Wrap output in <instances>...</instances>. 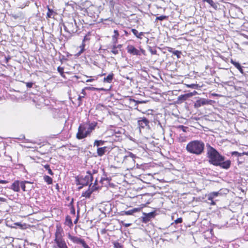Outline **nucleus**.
<instances>
[{"label": "nucleus", "mask_w": 248, "mask_h": 248, "mask_svg": "<svg viewBox=\"0 0 248 248\" xmlns=\"http://www.w3.org/2000/svg\"><path fill=\"white\" fill-rule=\"evenodd\" d=\"M231 166V161L229 160L226 161H221L219 162V165L217 166H220L221 168L225 169H228Z\"/></svg>", "instance_id": "obj_14"}, {"label": "nucleus", "mask_w": 248, "mask_h": 248, "mask_svg": "<svg viewBox=\"0 0 248 248\" xmlns=\"http://www.w3.org/2000/svg\"><path fill=\"white\" fill-rule=\"evenodd\" d=\"M68 238L74 243L81 244L82 246V247L85 245V241L83 239H82L79 237L72 236L71 234H69Z\"/></svg>", "instance_id": "obj_10"}, {"label": "nucleus", "mask_w": 248, "mask_h": 248, "mask_svg": "<svg viewBox=\"0 0 248 248\" xmlns=\"http://www.w3.org/2000/svg\"><path fill=\"white\" fill-rule=\"evenodd\" d=\"M85 43L84 42L82 43V44L79 47L80 48V50L78 53V55H80L85 50Z\"/></svg>", "instance_id": "obj_30"}, {"label": "nucleus", "mask_w": 248, "mask_h": 248, "mask_svg": "<svg viewBox=\"0 0 248 248\" xmlns=\"http://www.w3.org/2000/svg\"><path fill=\"white\" fill-rule=\"evenodd\" d=\"M9 188L13 190L15 192H19L20 190V182L19 181H15Z\"/></svg>", "instance_id": "obj_15"}, {"label": "nucleus", "mask_w": 248, "mask_h": 248, "mask_svg": "<svg viewBox=\"0 0 248 248\" xmlns=\"http://www.w3.org/2000/svg\"><path fill=\"white\" fill-rule=\"evenodd\" d=\"M206 147V157L210 164L216 166L217 165H219L220 161L224 160V156L220 155L216 149L209 144L207 143Z\"/></svg>", "instance_id": "obj_1"}, {"label": "nucleus", "mask_w": 248, "mask_h": 248, "mask_svg": "<svg viewBox=\"0 0 248 248\" xmlns=\"http://www.w3.org/2000/svg\"><path fill=\"white\" fill-rule=\"evenodd\" d=\"M113 74H109L107 77L104 78V81L107 83H111L113 79Z\"/></svg>", "instance_id": "obj_21"}, {"label": "nucleus", "mask_w": 248, "mask_h": 248, "mask_svg": "<svg viewBox=\"0 0 248 248\" xmlns=\"http://www.w3.org/2000/svg\"><path fill=\"white\" fill-rule=\"evenodd\" d=\"M97 183V180H95L94 185H93L92 187H91V184L90 185V187L89 189L85 192H83L82 193V196L85 197L86 198H90L91 194L93 191L97 189V187L95 186Z\"/></svg>", "instance_id": "obj_9"}, {"label": "nucleus", "mask_w": 248, "mask_h": 248, "mask_svg": "<svg viewBox=\"0 0 248 248\" xmlns=\"http://www.w3.org/2000/svg\"><path fill=\"white\" fill-rule=\"evenodd\" d=\"M167 18V16H157L156 18V20H163Z\"/></svg>", "instance_id": "obj_34"}, {"label": "nucleus", "mask_w": 248, "mask_h": 248, "mask_svg": "<svg viewBox=\"0 0 248 248\" xmlns=\"http://www.w3.org/2000/svg\"><path fill=\"white\" fill-rule=\"evenodd\" d=\"M87 124H81L78 128V131L76 137L78 140H81L88 136L87 131Z\"/></svg>", "instance_id": "obj_5"}, {"label": "nucleus", "mask_w": 248, "mask_h": 248, "mask_svg": "<svg viewBox=\"0 0 248 248\" xmlns=\"http://www.w3.org/2000/svg\"><path fill=\"white\" fill-rule=\"evenodd\" d=\"M117 47L115 46H114L112 48L111 52L114 54L116 55L119 53V51L117 49Z\"/></svg>", "instance_id": "obj_32"}, {"label": "nucleus", "mask_w": 248, "mask_h": 248, "mask_svg": "<svg viewBox=\"0 0 248 248\" xmlns=\"http://www.w3.org/2000/svg\"><path fill=\"white\" fill-rule=\"evenodd\" d=\"M210 102H211V100H210L201 98L196 101L195 104V106L197 108H199L202 106L209 104Z\"/></svg>", "instance_id": "obj_12"}, {"label": "nucleus", "mask_w": 248, "mask_h": 248, "mask_svg": "<svg viewBox=\"0 0 248 248\" xmlns=\"http://www.w3.org/2000/svg\"><path fill=\"white\" fill-rule=\"evenodd\" d=\"M87 132H88V136H89V135L91 134V133L92 132V131H93V129H90L89 127H88L87 126Z\"/></svg>", "instance_id": "obj_43"}, {"label": "nucleus", "mask_w": 248, "mask_h": 248, "mask_svg": "<svg viewBox=\"0 0 248 248\" xmlns=\"http://www.w3.org/2000/svg\"><path fill=\"white\" fill-rule=\"evenodd\" d=\"M138 124L140 128H143L146 126H149V121L145 117L140 118L138 121Z\"/></svg>", "instance_id": "obj_11"}, {"label": "nucleus", "mask_w": 248, "mask_h": 248, "mask_svg": "<svg viewBox=\"0 0 248 248\" xmlns=\"http://www.w3.org/2000/svg\"><path fill=\"white\" fill-rule=\"evenodd\" d=\"M205 148L204 143L201 140H193L190 141L186 146V151L196 155H201Z\"/></svg>", "instance_id": "obj_2"}, {"label": "nucleus", "mask_w": 248, "mask_h": 248, "mask_svg": "<svg viewBox=\"0 0 248 248\" xmlns=\"http://www.w3.org/2000/svg\"><path fill=\"white\" fill-rule=\"evenodd\" d=\"M221 195V193L220 191L217 192H212L207 195V197L208 200L211 201L210 204L215 205L216 204V202L214 201L215 199Z\"/></svg>", "instance_id": "obj_8"}, {"label": "nucleus", "mask_w": 248, "mask_h": 248, "mask_svg": "<svg viewBox=\"0 0 248 248\" xmlns=\"http://www.w3.org/2000/svg\"><path fill=\"white\" fill-rule=\"evenodd\" d=\"M45 181L48 185L51 184L52 183V179L51 177L45 175L44 177Z\"/></svg>", "instance_id": "obj_25"}, {"label": "nucleus", "mask_w": 248, "mask_h": 248, "mask_svg": "<svg viewBox=\"0 0 248 248\" xmlns=\"http://www.w3.org/2000/svg\"><path fill=\"white\" fill-rule=\"evenodd\" d=\"M48 173L50 174V175H53V173L52 171V170L50 169H49L48 170Z\"/></svg>", "instance_id": "obj_47"}, {"label": "nucleus", "mask_w": 248, "mask_h": 248, "mask_svg": "<svg viewBox=\"0 0 248 248\" xmlns=\"http://www.w3.org/2000/svg\"><path fill=\"white\" fill-rule=\"evenodd\" d=\"M148 217H150V218L151 219L152 217H154V213L153 212L149 213L146 215Z\"/></svg>", "instance_id": "obj_44"}, {"label": "nucleus", "mask_w": 248, "mask_h": 248, "mask_svg": "<svg viewBox=\"0 0 248 248\" xmlns=\"http://www.w3.org/2000/svg\"><path fill=\"white\" fill-rule=\"evenodd\" d=\"M149 50L152 54L155 55L156 54L157 51L155 49H153V48H151V47H150Z\"/></svg>", "instance_id": "obj_37"}, {"label": "nucleus", "mask_w": 248, "mask_h": 248, "mask_svg": "<svg viewBox=\"0 0 248 248\" xmlns=\"http://www.w3.org/2000/svg\"><path fill=\"white\" fill-rule=\"evenodd\" d=\"M57 70H58V72L59 73H60V74L61 75H62L63 74V67L59 66L57 68Z\"/></svg>", "instance_id": "obj_39"}, {"label": "nucleus", "mask_w": 248, "mask_h": 248, "mask_svg": "<svg viewBox=\"0 0 248 248\" xmlns=\"http://www.w3.org/2000/svg\"><path fill=\"white\" fill-rule=\"evenodd\" d=\"M131 31L138 38L141 39L142 36L143 35V33L142 32H139L138 31L135 29H131Z\"/></svg>", "instance_id": "obj_19"}, {"label": "nucleus", "mask_w": 248, "mask_h": 248, "mask_svg": "<svg viewBox=\"0 0 248 248\" xmlns=\"http://www.w3.org/2000/svg\"><path fill=\"white\" fill-rule=\"evenodd\" d=\"M81 93L83 94L81 95H79L78 97V106H80L81 104V99L84 97V96L85 95V91L84 89L82 90Z\"/></svg>", "instance_id": "obj_24"}, {"label": "nucleus", "mask_w": 248, "mask_h": 248, "mask_svg": "<svg viewBox=\"0 0 248 248\" xmlns=\"http://www.w3.org/2000/svg\"><path fill=\"white\" fill-rule=\"evenodd\" d=\"M129 102L130 104L132 103H135L134 106H137L139 104H142L145 102L144 101H136L133 99L131 98L129 99Z\"/></svg>", "instance_id": "obj_26"}, {"label": "nucleus", "mask_w": 248, "mask_h": 248, "mask_svg": "<svg viewBox=\"0 0 248 248\" xmlns=\"http://www.w3.org/2000/svg\"><path fill=\"white\" fill-rule=\"evenodd\" d=\"M93 173H95V171L93 170Z\"/></svg>", "instance_id": "obj_57"}, {"label": "nucleus", "mask_w": 248, "mask_h": 248, "mask_svg": "<svg viewBox=\"0 0 248 248\" xmlns=\"http://www.w3.org/2000/svg\"><path fill=\"white\" fill-rule=\"evenodd\" d=\"M58 186H58V184H57V185H56V187H58Z\"/></svg>", "instance_id": "obj_55"}, {"label": "nucleus", "mask_w": 248, "mask_h": 248, "mask_svg": "<svg viewBox=\"0 0 248 248\" xmlns=\"http://www.w3.org/2000/svg\"><path fill=\"white\" fill-rule=\"evenodd\" d=\"M106 149H107V147L97 148V154L99 156H102V155H103L106 152Z\"/></svg>", "instance_id": "obj_16"}, {"label": "nucleus", "mask_w": 248, "mask_h": 248, "mask_svg": "<svg viewBox=\"0 0 248 248\" xmlns=\"http://www.w3.org/2000/svg\"><path fill=\"white\" fill-rule=\"evenodd\" d=\"M45 168L46 170H48L49 169H50V167H49V166L48 165H45Z\"/></svg>", "instance_id": "obj_50"}, {"label": "nucleus", "mask_w": 248, "mask_h": 248, "mask_svg": "<svg viewBox=\"0 0 248 248\" xmlns=\"http://www.w3.org/2000/svg\"><path fill=\"white\" fill-rule=\"evenodd\" d=\"M93 80V79H87V80H86V82H91V81H92Z\"/></svg>", "instance_id": "obj_52"}, {"label": "nucleus", "mask_w": 248, "mask_h": 248, "mask_svg": "<svg viewBox=\"0 0 248 248\" xmlns=\"http://www.w3.org/2000/svg\"><path fill=\"white\" fill-rule=\"evenodd\" d=\"M137 157L136 155L133 153L128 152L124 157L123 162L126 164H130L132 166H134L135 164V159Z\"/></svg>", "instance_id": "obj_7"}, {"label": "nucleus", "mask_w": 248, "mask_h": 248, "mask_svg": "<svg viewBox=\"0 0 248 248\" xmlns=\"http://www.w3.org/2000/svg\"><path fill=\"white\" fill-rule=\"evenodd\" d=\"M93 177L90 171L87 172V175L85 177H81L78 180V184L82 186H87L93 181Z\"/></svg>", "instance_id": "obj_6"}, {"label": "nucleus", "mask_w": 248, "mask_h": 248, "mask_svg": "<svg viewBox=\"0 0 248 248\" xmlns=\"http://www.w3.org/2000/svg\"><path fill=\"white\" fill-rule=\"evenodd\" d=\"M187 97H188L187 94H184V95L179 96L178 98V100L179 101L182 102V101H185L186 100Z\"/></svg>", "instance_id": "obj_28"}, {"label": "nucleus", "mask_w": 248, "mask_h": 248, "mask_svg": "<svg viewBox=\"0 0 248 248\" xmlns=\"http://www.w3.org/2000/svg\"><path fill=\"white\" fill-rule=\"evenodd\" d=\"M105 143V141L102 140H95L93 143L94 146H97L98 148L99 146L103 145Z\"/></svg>", "instance_id": "obj_22"}, {"label": "nucleus", "mask_w": 248, "mask_h": 248, "mask_svg": "<svg viewBox=\"0 0 248 248\" xmlns=\"http://www.w3.org/2000/svg\"><path fill=\"white\" fill-rule=\"evenodd\" d=\"M82 186H80V187H79V189L81 188H82Z\"/></svg>", "instance_id": "obj_56"}, {"label": "nucleus", "mask_w": 248, "mask_h": 248, "mask_svg": "<svg viewBox=\"0 0 248 248\" xmlns=\"http://www.w3.org/2000/svg\"><path fill=\"white\" fill-rule=\"evenodd\" d=\"M97 125V123L96 122H93L91 123H89V124H87V126L89 127L90 129H93V130H94L95 127Z\"/></svg>", "instance_id": "obj_27"}, {"label": "nucleus", "mask_w": 248, "mask_h": 248, "mask_svg": "<svg viewBox=\"0 0 248 248\" xmlns=\"http://www.w3.org/2000/svg\"><path fill=\"white\" fill-rule=\"evenodd\" d=\"M8 182L6 180H0V184H6Z\"/></svg>", "instance_id": "obj_49"}, {"label": "nucleus", "mask_w": 248, "mask_h": 248, "mask_svg": "<svg viewBox=\"0 0 248 248\" xmlns=\"http://www.w3.org/2000/svg\"><path fill=\"white\" fill-rule=\"evenodd\" d=\"M129 226H130V224H126L125 225V227H128Z\"/></svg>", "instance_id": "obj_53"}, {"label": "nucleus", "mask_w": 248, "mask_h": 248, "mask_svg": "<svg viewBox=\"0 0 248 248\" xmlns=\"http://www.w3.org/2000/svg\"><path fill=\"white\" fill-rule=\"evenodd\" d=\"M33 85V83L32 82H27L26 86L28 88H31Z\"/></svg>", "instance_id": "obj_42"}, {"label": "nucleus", "mask_w": 248, "mask_h": 248, "mask_svg": "<svg viewBox=\"0 0 248 248\" xmlns=\"http://www.w3.org/2000/svg\"><path fill=\"white\" fill-rule=\"evenodd\" d=\"M56 13L52 9L48 7V12L46 14L47 18H54Z\"/></svg>", "instance_id": "obj_17"}, {"label": "nucleus", "mask_w": 248, "mask_h": 248, "mask_svg": "<svg viewBox=\"0 0 248 248\" xmlns=\"http://www.w3.org/2000/svg\"><path fill=\"white\" fill-rule=\"evenodd\" d=\"M150 220V217H148L147 215L142 217V222L144 223H147V222L149 221Z\"/></svg>", "instance_id": "obj_33"}, {"label": "nucleus", "mask_w": 248, "mask_h": 248, "mask_svg": "<svg viewBox=\"0 0 248 248\" xmlns=\"http://www.w3.org/2000/svg\"><path fill=\"white\" fill-rule=\"evenodd\" d=\"M179 128H181L184 132H186V128H187V127L184 126L183 125H180L179 126Z\"/></svg>", "instance_id": "obj_41"}, {"label": "nucleus", "mask_w": 248, "mask_h": 248, "mask_svg": "<svg viewBox=\"0 0 248 248\" xmlns=\"http://www.w3.org/2000/svg\"><path fill=\"white\" fill-rule=\"evenodd\" d=\"M173 54L177 56V57L179 58L180 57V55L181 54V52L178 50H175L172 52Z\"/></svg>", "instance_id": "obj_36"}, {"label": "nucleus", "mask_w": 248, "mask_h": 248, "mask_svg": "<svg viewBox=\"0 0 248 248\" xmlns=\"http://www.w3.org/2000/svg\"><path fill=\"white\" fill-rule=\"evenodd\" d=\"M84 248H90L89 246L88 245H87V244L86 243L85 244V245H84L83 247Z\"/></svg>", "instance_id": "obj_51"}, {"label": "nucleus", "mask_w": 248, "mask_h": 248, "mask_svg": "<svg viewBox=\"0 0 248 248\" xmlns=\"http://www.w3.org/2000/svg\"><path fill=\"white\" fill-rule=\"evenodd\" d=\"M139 210L138 208H133L132 210L126 211H124L122 214V215H132L133 213L137 212Z\"/></svg>", "instance_id": "obj_20"}, {"label": "nucleus", "mask_w": 248, "mask_h": 248, "mask_svg": "<svg viewBox=\"0 0 248 248\" xmlns=\"http://www.w3.org/2000/svg\"><path fill=\"white\" fill-rule=\"evenodd\" d=\"M186 140V137L180 136L178 138V141L180 142H185Z\"/></svg>", "instance_id": "obj_31"}, {"label": "nucleus", "mask_w": 248, "mask_h": 248, "mask_svg": "<svg viewBox=\"0 0 248 248\" xmlns=\"http://www.w3.org/2000/svg\"><path fill=\"white\" fill-rule=\"evenodd\" d=\"M231 62L241 73H243L242 68L239 62H234L232 60H231Z\"/></svg>", "instance_id": "obj_18"}, {"label": "nucleus", "mask_w": 248, "mask_h": 248, "mask_svg": "<svg viewBox=\"0 0 248 248\" xmlns=\"http://www.w3.org/2000/svg\"><path fill=\"white\" fill-rule=\"evenodd\" d=\"M114 34L113 36V38L116 39L117 37L119 36L118 31L117 30H114Z\"/></svg>", "instance_id": "obj_40"}, {"label": "nucleus", "mask_w": 248, "mask_h": 248, "mask_svg": "<svg viewBox=\"0 0 248 248\" xmlns=\"http://www.w3.org/2000/svg\"><path fill=\"white\" fill-rule=\"evenodd\" d=\"M182 221H183L182 218V217H179V218H178L177 219H176L174 221V223L175 224H178V223H182Z\"/></svg>", "instance_id": "obj_38"}, {"label": "nucleus", "mask_w": 248, "mask_h": 248, "mask_svg": "<svg viewBox=\"0 0 248 248\" xmlns=\"http://www.w3.org/2000/svg\"><path fill=\"white\" fill-rule=\"evenodd\" d=\"M71 212H72V213L73 214H75V210H74V209H73Z\"/></svg>", "instance_id": "obj_54"}, {"label": "nucleus", "mask_w": 248, "mask_h": 248, "mask_svg": "<svg viewBox=\"0 0 248 248\" xmlns=\"http://www.w3.org/2000/svg\"><path fill=\"white\" fill-rule=\"evenodd\" d=\"M89 40V38H88V37H87V36H85L84 37V39H83V40L82 42H83L85 43V42H86V41H88V40Z\"/></svg>", "instance_id": "obj_46"}, {"label": "nucleus", "mask_w": 248, "mask_h": 248, "mask_svg": "<svg viewBox=\"0 0 248 248\" xmlns=\"http://www.w3.org/2000/svg\"><path fill=\"white\" fill-rule=\"evenodd\" d=\"M26 183H29V182L26 181L20 182V186L22 189V190L24 191L26 190H25V188H26L25 184Z\"/></svg>", "instance_id": "obj_29"}, {"label": "nucleus", "mask_w": 248, "mask_h": 248, "mask_svg": "<svg viewBox=\"0 0 248 248\" xmlns=\"http://www.w3.org/2000/svg\"><path fill=\"white\" fill-rule=\"evenodd\" d=\"M232 155H235L236 156H241V155L240 153H239L238 152H233L232 153Z\"/></svg>", "instance_id": "obj_45"}, {"label": "nucleus", "mask_w": 248, "mask_h": 248, "mask_svg": "<svg viewBox=\"0 0 248 248\" xmlns=\"http://www.w3.org/2000/svg\"><path fill=\"white\" fill-rule=\"evenodd\" d=\"M63 235L64 232L62 227L57 226L54 240L55 245L53 246V248H68L63 238Z\"/></svg>", "instance_id": "obj_3"}, {"label": "nucleus", "mask_w": 248, "mask_h": 248, "mask_svg": "<svg viewBox=\"0 0 248 248\" xmlns=\"http://www.w3.org/2000/svg\"><path fill=\"white\" fill-rule=\"evenodd\" d=\"M127 52L131 54L135 55H140V52L139 50L136 49L134 46L129 45L127 47Z\"/></svg>", "instance_id": "obj_13"}, {"label": "nucleus", "mask_w": 248, "mask_h": 248, "mask_svg": "<svg viewBox=\"0 0 248 248\" xmlns=\"http://www.w3.org/2000/svg\"><path fill=\"white\" fill-rule=\"evenodd\" d=\"M63 28L66 32L70 34L75 33L78 31V26L75 20L73 19L70 21L65 22L63 25Z\"/></svg>", "instance_id": "obj_4"}, {"label": "nucleus", "mask_w": 248, "mask_h": 248, "mask_svg": "<svg viewBox=\"0 0 248 248\" xmlns=\"http://www.w3.org/2000/svg\"><path fill=\"white\" fill-rule=\"evenodd\" d=\"M0 201L1 202H5L6 201V199L2 197H0Z\"/></svg>", "instance_id": "obj_48"}, {"label": "nucleus", "mask_w": 248, "mask_h": 248, "mask_svg": "<svg viewBox=\"0 0 248 248\" xmlns=\"http://www.w3.org/2000/svg\"><path fill=\"white\" fill-rule=\"evenodd\" d=\"M114 248H123V246L118 242H114L113 243Z\"/></svg>", "instance_id": "obj_35"}, {"label": "nucleus", "mask_w": 248, "mask_h": 248, "mask_svg": "<svg viewBox=\"0 0 248 248\" xmlns=\"http://www.w3.org/2000/svg\"><path fill=\"white\" fill-rule=\"evenodd\" d=\"M204 2H206L209 3L212 7L216 9L217 7V6L216 4L214 3L213 0H202Z\"/></svg>", "instance_id": "obj_23"}]
</instances>
